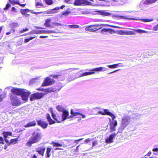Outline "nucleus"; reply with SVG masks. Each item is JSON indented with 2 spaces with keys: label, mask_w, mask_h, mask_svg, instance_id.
I'll list each match as a JSON object with an SVG mask.
<instances>
[{
  "label": "nucleus",
  "mask_w": 158,
  "mask_h": 158,
  "mask_svg": "<svg viewBox=\"0 0 158 158\" xmlns=\"http://www.w3.org/2000/svg\"><path fill=\"white\" fill-rule=\"evenodd\" d=\"M107 35H110V34L115 33H116V31L114 29L110 28L107 29Z\"/></svg>",
  "instance_id": "29"
},
{
  "label": "nucleus",
  "mask_w": 158,
  "mask_h": 158,
  "mask_svg": "<svg viewBox=\"0 0 158 158\" xmlns=\"http://www.w3.org/2000/svg\"><path fill=\"white\" fill-rule=\"evenodd\" d=\"M36 90L40 91H44L45 93V94H48V93L51 92V91H50V89L48 88L44 89H41L40 88H39L37 89Z\"/></svg>",
  "instance_id": "27"
},
{
  "label": "nucleus",
  "mask_w": 158,
  "mask_h": 158,
  "mask_svg": "<svg viewBox=\"0 0 158 158\" xmlns=\"http://www.w3.org/2000/svg\"><path fill=\"white\" fill-rule=\"evenodd\" d=\"M52 149V148L51 147L47 148L46 153L47 157L49 158L50 156L51 152Z\"/></svg>",
  "instance_id": "23"
},
{
  "label": "nucleus",
  "mask_w": 158,
  "mask_h": 158,
  "mask_svg": "<svg viewBox=\"0 0 158 158\" xmlns=\"http://www.w3.org/2000/svg\"><path fill=\"white\" fill-rule=\"evenodd\" d=\"M35 5L37 7H38L37 6H43V4H42V3H40L39 2H36Z\"/></svg>",
  "instance_id": "49"
},
{
  "label": "nucleus",
  "mask_w": 158,
  "mask_h": 158,
  "mask_svg": "<svg viewBox=\"0 0 158 158\" xmlns=\"http://www.w3.org/2000/svg\"><path fill=\"white\" fill-rule=\"evenodd\" d=\"M10 7V5L9 3H7L6 4V7L4 8V10H7Z\"/></svg>",
  "instance_id": "47"
},
{
  "label": "nucleus",
  "mask_w": 158,
  "mask_h": 158,
  "mask_svg": "<svg viewBox=\"0 0 158 158\" xmlns=\"http://www.w3.org/2000/svg\"><path fill=\"white\" fill-rule=\"evenodd\" d=\"M41 138L42 136L40 133L34 132L26 143V145L27 147H30L32 146V144L37 143L40 142Z\"/></svg>",
  "instance_id": "1"
},
{
  "label": "nucleus",
  "mask_w": 158,
  "mask_h": 158,
  "mask_svg": "<svg viewBox=\"0 0 158 158\" xmlns=\"http://www.w3.org/2000/svg\"><path fill=\"white\" fill-rule=\"evenodd\" d=\"M37 122L38 125L43 129L46 128L48 125V123L47 122L44 121L42 120H37Z\"/></svg>",
  "instance_id": "14"
},
{
  "label": "nucleus",
  "mask_w": 158,
  "mask_h": 158,
  "mask_svg": "<svg viewBox=\"0 0 158 158\" xmlns=\"http://www.w3.org/2000/svg\"><path fill=\"white\" fill-rule=\"evenodd\" d=\"M78 69L77 68H70V69H68L67 70H66V71H69V70H77V69Z\"/></svg>",
  "instance_id": "54"
},
{
  "label": "nucleus",
  "mask_w": 158,
  "mask_h": 158,
  "mask_svg": "<svg viewBox=\"0 0 158 158\" xmlns=\"http://www.w3.org/2000/svg\"><path fill=\"white\" fill-rule=\"evenodd\" d=\"M18 138L19 137H18L17 138L11 139L10 142V143H9L8 145H10L11 144H15L17 143Z\"/></svg>",
  "instance_id": "26"
},
{
  "label": "nucleus",
  "mask_w": 158,
  "mask_h": 158,
  "mask_svg": "<svg viewBox=\"0 0 158 158\" xmlns=\"http://www.w3.org/2000/svg\"><path fill=\"white\" fill-rule=\"evenodd\" d=\"M52 19H48L45 20V22L44 23V25L47 27H49L51 26Z\"/></svg>",
  "instance_id": "22"
},
{
  "label": "nucleus",
  "mask_w": 158,
  "mask_h": 158,
  "mask_svg": "<svg viewBox=\"0 0 158 158\" xmlns=\"http://www.w3.org/2000/svg\"><path fill=\"white\" fill-rule=\"evenodd\" d=\"M157 1V0H143L141 2L143 5H148L154 3Z\"/></svg>",
  "instance_id": "17"
},
{
  "label": "nucleus",
  "mask_w": 158,
  "mask_h": 158,
  "mask_svg": "<svg viewBox=\"0 0 158 158\" xmlns=\"http://www.w3.org/2000/svg\"><path fill=\"white\" fill-rule=\"evenodd\" d=\"M24 89L21 88H13L11 89V92L14 94L21 95Z\"/></svg>",
  "instance_id": "11"
},
{
  "label": "nucleus",
  "mask_w": 158,
  "mask_h": 158,
  "mask_svg": "<svg viewBox=\"0 0 158 158\" xmlns=\"http://www.w3.org/2000/svg\"><path fill=\"white\" fill-rule=\"evenodd\" d=\"M54 147H62V144L57 142H52V143Z\"/></svg>",
  "instance_id": "36"
},
{
  "label": "nucleus",
  "mask_w": 158,
  "mask_h": 158,
  "mask_svg": "<svg viewBox=\"0 0 158 158\" xmlns=\"http://www.w3.org/2000/svg\"><path fill=\"white\" fill-rule=\"evenodd\" d=\"M120 63L112 65H108V67L110 68H115L117 67V66Z\"/></svg>",
  "instance_id": "38"
},
{
  "label": "nucleus",
  "mask_w": 158,
  "mask_h": 158,
  "mask_svg": "<svg viewBox=\"0 0 158 158\" xmlns=\"http://www.w3.org/2000/svg\"><path fill=\"white\" fill-rule=\"evenodd\" d=\"M9 2H10V3L13 5H14L15 4H19V1H15L13 0H9Z\"/></svg>",
  "instance_id": "43"
},
{
  "label": "nucleus",
  "mask_w": 158,
  "mask_h": 158,
  "mask_svg": "<svg viewBox=\"0 0 158 158\" xmlns=\"http://www.w3.org/2000/svg\"><path fill=\"white\" fill-rule=\"evenodd\" d=\"M71 114L72 115L71 117H73L74 116H79V113L74 112H73V109H71Z\"/></svg>",
  "instance_id": "35"
},
{
  "label": "nucleus",
  "mask_w": 158,
  "mask_h": 158,
  "mask_svg": "<svg viewBox=\"0 0 158 158\" xmlns=\"http://www.w3.org/2000/svg\"><path fill=\"white\" fill-rule=\"evenodd\" d=\"M97 143L98 142L96 141H95L94 142H93L92 143L93 147L96 144H97Z\"/></svg>",
  "instance_id": "58"
},
{
  "label": "nucleus",
  "mask_w": 158,
  "mask_h": 158,
  "mask_svg": "<svg viewBox=\"0 0 158 158\" xmlns=\"http://www.w3.org/2000/svg\"><path fill=\"white\" fill-rule=\"evenodd\" d=\"M65 73H63L62 72H59L56 75H50V76L52 77L53 78H55L56 79H58L60 78H62L64 77V75Z\"/></svg>",
  "instance_id": "16"
},
{
  "label": "nucleus",
  "mask_w": 158,
  "mask_h": 158,
  "mask_svg": "<svg viewBox=\"0 0 158 158\" xmlns=\"http://www.w3.org/2000/svg\"><path fill=\"white\" fill-rule=\"evenodd\" d=\"M55 82V81L54 80L50 77H47L42 83L41 86L44 87L51 85L54 84Z\"/></svg>",
  "instance_id": "5"
},
{
  "label": "nucleus",
  "mask_w": 158,
  "mask_h": 158,
  "mask_svg": "<svg viewBox=\"0 0 158 158\" xmlns=\"http://www.w3.org/2000/svg\"><path fill=\"white\" fill-rule=\"evenodd\" d=\"M31 158H37V156L36 154H34L32 156H31Z\"/></svg>",
  "instance_id": "63"
},
{
  "label": "nucleus",
  "mask_w": 158,
  "mask_h": 158,
  "mask_svg": "<svg viewBox=\"0 0 158 158\" xmlns=\"http://www.w3.org/2000/svg\"><path fill=\"white\" fill-rule=\"evenodd\" d=\"M30 92L27 91L26 89H24L21 94L22 98L23 100L27 101L28 96L30 94Z\"/></svg>",
  "instance_id": "12"
},
{
  "label": "nucleus",
  "mask_w": 158,
  "mask_h": 158,
  "mask_svg": "<svg viewBox=\"0 0 158 158\" xmlns=\"http://www.w3.org/2000/svg\"><path fill=\"white\" fill-rule=\"evenodd\" d=\"M119 17L120 19H128L131 20H139L138 19H135L134 18H126L124 16H119Z\"/></svg>",
  "instance_id": "33"
},
{
  "label": "nucleus",
  "mask_w": 158,
  "mask_h": 158,
  "mask_svg": "<svg viewBox=\"0 0 158 158\" xmlns=\"http://www.w3.org/2000/svg\"><path fill=\"white\" fill-rule=\"evenodd\" d=\"M45 33H52L53 32V31H44Z\"/></svg>",
  "instance_id": "55"
},
{
  "label": "nucleus",
  "mask_w": 158,
  "mask_h": 158,
  "mask_svg": "<svg viewBox=\"0 0 158 158\" xmlns=\"http://www.w3.org/2000/svg\"><path fill=\"white\" fill-rule=\"evenodd\" d=\"M130 119V117L127 116L122 118L120 125V128L122 130H124L129 124Z\"/></svg>",
  "instance_id": "2"
},
{
  "label": "nucleus",
  "mask_w": 158,
  "mask_h": 158,
  "mask_svg": "<svg viewBox=\"0 0 158 158\" xmlns=\"http://www.w3.org/2000/svg\"><path fill=\"white\" fill-rule=\"evenodd\" d=\"M117 133H114L112 134L108 138L106 139L105 141L107 143H110L113 142V138H114L117 135Z\"/></svg>",
  "instance_id": "15"
},
{
  "label": "nucleus",
  "mask_w": 158,
  "mask_h": 158,
  "mask_svg": "<svg viewBox=\"0 0 158 158\" xmlns=\"http://www.w3.org/2000/svg\"><path fill=\"white\" fill-rule=\"evenodd\" d=\"M153 30L154 31L158 30V24L156 25L153 27Z\"/></svg>",
  "instance_id": "52"
},
{
  "label": "nucleus",
  "mask_w": 158,
  "mask_h": 158,
  "mask_svg": "<svg viewBox=\"0 0 158 158\" xmlns=\"http://www.w3.org/2000/svg\"><path fill=\"white\" fill-rule=\"evenodd\" d=\"M107 28H103L100 31V33L102 35H105L107 34Z\"/></svg>",
  "instance_id": "39"
},
{
  "label": "nucleus",
  "mask_w": 158,
  "mask_h": 158,
  "mask_svg": "<svg viewBox=\"0 0 158 158\" xmlns=\"http://www.w3.org/2000/svg\"><path fill=\"white\" fill-rule=\"evenodd\" d=\"M98 12L100 15L104 16H109L111 15L110 13L104 10H100Z\"/></svg>",
  "instance_id": "21"
},
{
  "label": "nucleus",
  "mask_w": 158,
  "mask_h": 158,
  "mask_svg": "<svg viewBox=\"0 0 158 158\" xmlns=\"http://www.w3.org/2000/svg\"><path fill=\"white\" fill-rule=\"evenodd\" d=\"M134 30L135 31V34L136 33H147L148 32L146 31L143 30L141 29H134Z\"/></svg>",
  "instance_id": "30"
},
{
  "label": "nucleus",
  "mask_w": 158,
  "mask_h": 158,
  "mask_svg": "<svg viewBox=\"0 0 158 158\" xmlns=\"http://www.w3.org/2000/svg\"><path fill=\"white\" fill-rule=\"evenodd\" d=\"M143 22L146 23L150 22L153 20L152 19H141Z\"/></svg>",
  "instance_id": "46"
},
{
  "label": "nucleus",
  "mask_w": 158,
  "mask_h": 158,
  "mask_svg": "<svg viewBox=\"0 0 158 158\" xmlns=\"http://www.w3.org/2000/svg\"><path fill=\"white\" fill-rule=\"evenodd\" d=\"M79 116H82V118H85V115L83 114H82L81 113H79Z\"/></svg>",
  "instance_id": "56"
},
{
  "label": "nucleus",
  "mask_w": 158,
  "mask_h": 158,
  "mask_svg": "<svg viewBox=\"0 0 158 158\" xmlns=\"http://www.w3.org/2000/svg\"><path fill=\"white\" fill-rule=\"evenodd\" d=\"M53 24L54 26H59L60 25H62L61 24L58 23H53Z\"/></svg>",
  "instance_id": "53"
},
{
  "label": "nucleus",
  "mask_w": 158,
  "mask_h": 158,
  "mask_svg": "<svg viewBox=\"0 0 158 158\" xmlns=\"http://www.w3.org/2000/svg\"><path fill=\"white\" fill-rule=\"evenodd\" d=\"M152 151L154 152H158V148H154L152 149Z\"/></svg>",
  "instance_id": "59"
},
{
  "label": "nucleus",
  "mask_w": 158,
  "mask_h": 158,
  "mask_svg": "<svg viewBox=\"0 0 158 158\" xmlns=\"http://www.w3.org/2000/svg\"><path fill=\"white\" fill-rule=\"evenodd\" d=\"M36 125V123L35 121H33L30 122L28 123L27 124L24 125V127H31L35 126Z\"/></svg>",
  "instance_id": "19"
},
{
  "label": "nucleus",
  "mask_w": 158,
  "mask_h": 158,
  "mask_svg": "<svg viewBox=\"0 0 158 158\" xmlns=\"http://www.w3.org/2000/svg\"><path fill=\"white\" fill-rule=\"evenodd\" d=\"M79 146H77L76 149L75 150V151L76 152H78V151L79 150Z\"/></svg>",
  "instance_id": "62"
},
{
  "label": "nucleus",
  "mask_w": 158,
  "mask_h": 158,
  "mask_svg": "<svg viewBox=\"0 0 158 158\" xmlns=\"http://www.w3.org/2000/svg\"><path fill=\"white\" fill-rule=\"evenodd\" d=\"M104 112H102L101 111H99L98 113L101 114L102 115H107L110 116L112 118L115 119L116 118L115 116L112 113L110 112L109 110L106 109H104Z\"/></svg>",
  "instance_id": "10"
},
{
  "label": "nucleus",
  "mask_w": 158,
  "mask_h": 158,
  "mask_svg": "<svg viewBox=\"0 0 158 158\" xmlns=\"http://www.w3.org/2000/svg\"><path fill=\"white\" fill-rule=\"evenodd\" d=\"M83 4L86 5H92L91 3L87 0H75L74 5L75 6H80Z\"/></svg>",
  "instance_id": "8"
},
{
  "label": "nucleus",
  "mask_w": 158,
  "mask_h": 158,
  "mask_svg": "<svg viewBox=\"0 0 158 158\" xmlns=\"http://www.w3.org/2000/svg\"><path fill=\"white\" fill-rule=\"evenodd\" d=\"M114 119H113L112 121L110 122V132H112L116 130V127L117 125V122L116 120H114Z\"/></svg>",
  "instance_id": "9"
},
{
  "label": "nucleus",
  "mask_w": 158,
  "mask_h": 158,
  "mask_svg": "<svg viewBox=\"0 0 158 158\" xmlns=\"http://www.w3.org/2000/svg\"><path fill=\"white\" fill-rule=\"evenodd\" d=\"M68 26L72 29L78 28L79 27V26L77 25H70Z\"/></svg>",
  "instance_id": "41"
},
{
  "label": "nucleus",
  "mask_w": 158,
  "mask_h": 158,
  "mask_svg": "<svg viewBox=\"0 0 158 158\" xmlns=\"http://www.w3.org/2000/svg\"><path fill=\"white\" fill-rule=\"evenodd\" d=\"M118 33L122 35H126V31H124L123 30H120L118 31Z\"/></svg>",
  "instance_id": "45"
},
{
  "label": "nucleus",
  "mask_w": 158,
  "mask_h": 158,
  "mask_svg": "<svg viewBox=\"0 0 158 158\" xmlns=\"http://www.w3.org/2000/svg\"><path fill=\"white\" fill-rule=\"evenodd\" d=\"M28 30V29L27 28H25L23 29L22 30H21L20 32V33H23L24 32L27 31Z\"/></svg>",
  "instance_id": "51"
},
{
  "label": "nucleus",
  "mask_w": 158,
  "mask_h": 158,
  "mask_svg": "<svg viewBox=\"0 0 158 158\" xmlns=\"http://www.w3.org/2000/svg\"><path fill=\"white\" fill-rule=\"evenodd\" d=\"M2 134L4 137L6 139L7 138L8 135L12 136V133L11 132L3 131Z\"/></svg>",
  "instance_id": "24"
},
{
  "label": "nucleus",
  "mask_w": 158,
  "mask_h": 158,
  "mask_svg": "<svg viewBox=\"0 0 158 158\" xmlns=\"http://www.w3.org/2000/svg\"><path fill=\"white\" fill-rule=\"evenodd\" d=\"M103 69H105V68H104V67H100L93 69L92 70H90L93 71V72H99L102 71Z\"/></svg>",
  "instance_id": "25"
},
{
  "label": "nucleus",
  "mask_w": 158,
  "mask_h": 158,
  "mask_svg": "<svg viewBox=\"0 0 158 158\" xmlns=\"http://www.w3.org/2000/svg\"><path fill=\"white\" fill-rule=\"evenodd\" d=\"M65 7V6L63 5L60 7H56L52 9L47 11V14H52L57 13L58 10L59 9H63L64 7Z\"/></svg>",
  "instance_id": "13"
},
{
  "label": "nucleus",
  "mask_w": 158,
  "mask_h": 158,
  "mask_svg": "<svg viewBox=\"0 0 158 158\" xmlns=\"http://www.w3.org/2000/svg\"><path fill=\"white\" fill-rule=\"evenodd\" d=\"M0 143L2 144L5 143L4 139L2 136H0Z\"/></svg>",
  "instance_id": "48"
},
{
  "label": "nucleus",
  "mask_w": 158,
  "mask_h": 158,
  "mask_svg": "<svg viewBox=\"0 0 158 158\" xmlns=\"http://www.w3.org/2000/svg\"><path fill=\"white\" fill-rule=\"evenodd\" d=\"M46 115V118L49 122L50 124H53L55 123V122L52 119L49 114L47 113Z\"/></svg>",
  "instance_id": "20"
},
{
  "label": "nucleus",
  "mask_w": 158,
  "mask_h": 158,
  "mask_svg": "<svg viewBox=\"0 0 158 158\" xmlns=\"http://www.w3.org/2000/svg\"><path fill=\"white\" fill-rule=\"evenodd\" d=\"M46 94L43 93L36 92L31 94L30 97V100L31 101H33L40 99L43 97Z\"/></svg>",
  "instance_id": "3"
},
{
  "label": "nucleus",
  "mask_w": 158,
  "mask_h": 158,
  "mask_svg": "<svg viewBox=\"0 0 158 158\" xmlns=\"http://www.w3.org/2000/svg\"><path fill=\"white\" fill-rule=\"evenodd\" d=\"M62 112L63 114L62 115H61V116L62 119V121L67 119V118L68 116H69V112L66 110H65Z\"/></svg>",
  "instance_id": "18"
},
{
  "label": "nucleus",
  "mask_w": 158,
  "mask_h": 158,
  "mask_svg": "<svg viewBox=\"0 0 158 158\" xmlns=\"http://www.w3.org/2000/svg\"><path fill=\"white\" fill-rule=\"evenodd\" d=\"M94 72L93 71H91V72H86L83 73L82 74V76H87L89 75H91L93 74H94Z\"/></svg>",
  "instance_id": "37"
},
{
  "label": "nucleus",
  "mask_w": 158,
  "mask_h": 158,
  "mask_svg": "<svg viewBox=\"0 0 158 158\" xmlns=\"http://www.w3.org/2000/svg\"><path fill=\"white\" fill-rule=\"evenodd\" d=\"M106 25V26H109L110 27H112L115 28H119V29H121V28H122L121 27H119L118 26H114V25H109V24H105V25Z\"/></svg>",
  "instance_id": "44"
},
{
  "label": "nucleus",
  "mask_w": 158,
  "mask_h": 158,
  "mask_svg": "<svg viewBox=\"0 0 158 158\" xmlns=\"http://www.w3.org/2000/svg\"><path fill=\"white\" fill-rule=\"evenodd\" d=\"M31 33H34L36 34H40L42 33H45L44 30L42 31H31L29 33H28V34H29Z\"/></svg>",
  "instance_id": "28"
},
{
  "label": "nucleus",
  "mask_w": 158,
  "mask_h": 158,
  "mask_svg": "<svg viewBox=\"0 0 158 158\" xmlns=\"http://www.w3.org/2000/svg\"><path fill=\"white\" fill-rule=\"evenodd\" d=\"M50 112L53 118L57 123H61L62 121V119L61 114L57 113L55 114L52 110H50Z\"/></svg>",
  "instance_id": "4"
},
{
  "label": "nucleus",
  "mask_w": 158,
  "mask_h": 158,
  "mask_svg": "<svg viewBox=\"0 0 158 158\" xmlns=\"http://www.w3.org/2000/svg\"><path fill=\"white\" fill-rule=\"evenodd\" d=\"M45 148H44L38 150H37V152L39 154H41L42 156H43L44 155V152L45 151Z\"/></svg>",
  "instance_id": "32"
},
{
  "label": "nucleus",
  "mask_w": 158,
  "mask_h": 158,
  "mask_svg": "<svg viewBox=\"0 0 158 158\" xmlns=\"http://www.w3.org/2000/svg\"><path fill=\"white\" fill-rule=\"evenodd\" d=\"M11 104L14 106H19L22 104L20 99L17 97H13L10 98Z\"/></svg>",
  "instance_id": "7"
},
{
  "label": "nucleus",
  "mask_w": 158,
  "mask_h": 158,
  "mask_svg": "<svg viewBox=\"0 0 158 158\" xmlns=\"http://www.w3.org/2000/svg\"><path fill=\"white\" fill-rule=\"evenodd\" d=\"M56 108L58 111L60 112H63L65 110L64 108L60 105L57 106L56 107Z\"/></svg>",
  "instance_id": "31"
},
{
  "label": "nucleus",
  "mask_w": 158,
  "mask_h": 158,
  "mask_svg": "<svg viewBox=\"0 0 158 158\" xmlns=\"http://www.w3.org/2000/svg\"><path fill=\"white\" fill-rule=\"evenodd\" d=\"M90 141V139L88 138L87 139H86L85 140V142L87 143Z\"/></svg>",
  "instance_id": "64"
},
{
  "label": "nucleus",
  "mask_w": 158,
  "mask_h": 158,
  "mask_svg": "<svg viewBox=\"0 0 158 158\" xmlns=\"http://www.w3.org/2000/svg\"><path fill=\"white\" fill-rule=\"evenodd\" d=\"M152 154V152L151 151H150L148 152V153L147 154V156H150Z\"/></svg>",
  "instance_id": "60"
},
{
  "label": "nucleus",
  "mask_w": 158,
  "mask_h": 158,
  "mask_svg": "<svg viewBox=\"0 0 158 158\" xmlns=\"http://www.w3.org/2000/svg\"><path fill=\"white\" fill-rule=\"evenodd\" d=\"M70 13V12H69L68 11H63L62 12V15H67L69 14Z\"/></svg>",
  "instance_id": "50"
},
{
  "label": "nucleus",
  "mask_w": 158,
  "mask_h": 158,
  "mask_svg": "<svg viewBox=\"0 0 158 158\" xmlns=\"http://www.w3.org/2000/svg\"><path fill=\"white\" fill-rule=\"evenodd\" d=\"M99 26V25H92L87 26L86 27L85 30L89 31H96L99 29L101 28V27H98Z\"/></svg>",
  "instance_id": "6"
},
{
  "label": "nucleus",
  "mask_w": 158,
  "mask_h": 158,
  "mask_svg": "<svg viewBox=\"0 0 158 158\" xmlns=\"http://www.w3.org/2000/svg\"><path fill=\"white\" fill-rule=\"evenodd\" d=\"M135 34V31L134 30V29H132V31H126V35H132Z\"/></svg>",
  "instance_id": "34"
},
{
  "label": "nucleus",
  "mask_w": 158,
  "mask_h": 158,
  "mask_svg": "<svg viewBox=\"0 0 158 158\" xmlns=\"http://www.w3.org/2000/svg\"><path fill=\"white\" fill-rule=\"evenodd\" d=\"M12 25L14 27H17L18 26V24L17 23H13Z\"/></svg>",
  "instance_id": "57"
},
{
  "label": "nucleus",
  "mask_w": 158,
  "mask_h": 158,
  "mask_svg": "<svg viewBox=\"0 0 158 158\" xmlns=\"http://www.w3.org/2000/svg\"><path fill=\"white\" fill-rule=\"evenodd\" d=\"M4 98L3 97L2 95L1 94L0 95V102L2 101Z\"/></svg>",
  "instance_id": "61"
},
{
  "label": "nucleus",
  "mask_w": 158,
  "mask_h": 158,
  "mask_svg": "<svg viewBox=\"0 0 158 158\" xmlns=\"http://www.w3.org/2000/svg\"><path fill=\"white\" fill-rule=\"evenodd\" d=\"M35 38V36L30 37L28 38H26L24 40V42L27 43L30 40H32L33 39Z\"/></svg>",
  "instance_id": "40"
},
{
  "label": "nucleus",
  "mask_w": 158,
  "mask_h": 158,
  "mask_svg": "<svg viewBox=\"0 0 158 158\" xmlns=\"http://www.w3.org/2000/svg\"><path fill=\"white\" fill-rule=\"evenodd\" d=\"M29 11V10L27 9L21 10V12L22 14L25 15L26 14L27 12Z\"/></svg>",
  "instance_id": "42"
}]
</instances>
